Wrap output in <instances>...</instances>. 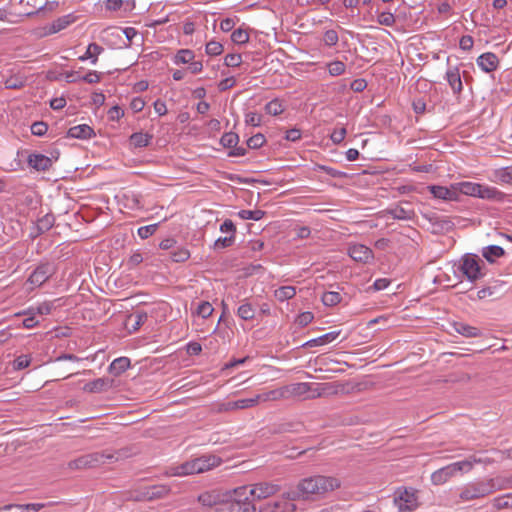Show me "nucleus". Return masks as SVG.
Segmentation results:
<instances>
[{
    "mask_svg": "<svg viewBox=\"0 0 512 512\" xmlns=\"http://www.w3.org/2000/svg\"><path fill=\"white\" fill-rule=\"evenodd\" d=\"M340 487L337 478L323 475L307 477L299 481L295 490L287 492L289 500L315 501Z\"/></svg>",
    "mask_w": 512,
    "mask_h": 512,
    "instance_id": "obj_1",
    "label": "nucleus"
},
{
    "mask_svg": "<svg viewBox=\"0 0 512 512\" xmlns=\"http://www.w3.org/2000/svg\"><path fill=\"white\" fill-rule=\"evenodd\" d=\"M126 457H128V453L125 449L116 451L105 450L101 452H93L81 455L78 458L70 461L68 463V467L70 469L95 468L107 462H116Z\"/></svg>",
    "mask_w": 512,
    "mask_h": 512,
    "instance_id": "obj_2",
    "label": "nucleus"
},
{
    "mask_svg": "<svg viewBox=\"0 0 512 512\" xmlns=\"http://www.w3.org/2000/svg\"><path fill=\"white\" fill-rule=\"evenodd\" d=\"M457 197L459 194L495 200L497 202H512V195L505 194L494 187L484 186L472 182H460L455 184Z\"/></svg>",
    "mask_w": 512,
    "mask_h": 512,
    "instance_id": "obj_3",
    "label": "nucleus"
},
{
    "mask_svg": "<svg viewBox=\"0 0 512 512\" xmlns=\"http://www.w3.org/2000/svg\"><path fill=\"white\" fill-rule=\"evenodd\" d=\"M472 469V462L463 460L451 463L442 467L431 474V482L433 485L439 486L445 484L449 479L454 477L458 472H468Z\"/></svg>",
    "mask_w": 512,
    "mask_h": 512,
    "instance_id": "obj_4",
    "label": "nucleus"
},
{
    "mask_svg": "<svg viewBox=\"0 0 512 512\" xmlns=\"http://www.w3.org/2000/svg\"><path fill=\"white\" fill-rule=\"evenodd\" d=\"M490 494L486 479L469 482L465 484L459 492V498L462 502H468L484 498Z\"/></svg>",
    "mask_w": 512,
    "mask_h": 512,
    "instance_id": "obj_5",
    "label": "nucleus"
},
{
    "mask_svg": "<svg viewBox=\"0 0 512 512\" xmlns=\"http://www.w3.org/2000/svg\"><path fill=\"white\" fill-rule=\"evenodd\" d=\"M57 271V268L52 262L40 263L30 274L27 283L31 285V289L42 286L47 282Z\"/></svg>",
    "mask_w": 512,
    "mask_h": 512,
    "instance_id": "obj_6",
    "label": "nucleus"
},
{
    "mask_svg": "<svg viewBox=\"0 0 512 512\" xmlns=\"http://www.w3.org/2000/svg\"><path fill=\"white\" fill-rule=\"evenodd\" d=\"M394 501L400 511H413L418 507L417 491L413 488L399 489Z\"/></svg>",
    "mask_w": 512,
    "mask_h": 512,
    "instance_id": "obj_7",
    "label": "nucleus"
},
{
    "mask_svg": "<svg viewBox=\"0 0 512 512\" xmlns=\"http://www.w3.org/2000/svg\"><path fill=\"white\" fill-rule=\"evenodd\" d=\"M247 487L248 500H250V497L257 500L265 499L280 491L279 485L268 482H260Z\"/></svg>",
    "mask_w": 512,
    "mask_h": 512,
    "instance_id": "obj_8",
    "label": "nucleus"
},
{
    "mask_svg": "<svg viewBox=\"0 0 512 512\" xmlns=\"http://www.w3.org/2000/svg\"><path fill=\"white\" fill-rule=\"evenodd\" d=\"M460 269L471 282H474L483 276L479 265V259L476 256L466 255L462 259Z\"/></svg>",
    "mask_w": 512,
    "mask_h": 512,
    "instance_id": "obj_9",
    "label": "nucleus"
},
{
    "mask_svg": "<svg viewBox=\"0 0 512 512\" xmlns=\"http://www.w3.org/2000/svg\"><path fill=\"white\" fill-rule=\"evenodd\" d=\"M292 501L287 499V493H285L282 499L267 502L260 506L258 512H294L296 506Z\"/></svg>",
    "mask_w": 512,
    "mask_h": 512,
    "instance_id": "obj_10",
    "label": "nucleus"
},
{
    "mask_svg": "<svg viewBox=\"0 0 512 512\" xmlns=\"http://www.w3.org/2000/svg\"><path fill=\"white\" fill-rule=\"evenodd\" d=\"M445 79L450 86L453 95L459 96L463 91V82L459 66H448Z\"/></svg>",
    "mask_w": 512,
    "mask_h": 512,
    "instance_id": "obj_11",
    "label": "nucleus"
},
{
    "mask_svg": "<svg viewBox=\"0 0 512 512\" xmlns=\"http://www.w3.org/2000/svg\"><path fill=\"white\" fill-rule=\"evenodd\" d=\"M57 157H48L40 153H32L28 156V165L37 171H47L51 168Z\"/></svg>",
    "mask_w": 512,
    "mask_h": 512,
    "instance_id": "obj_12",
    "label": "nucleus"
},
{
    "mask_svg": "<svg viewBox=\"0 0 512 512\" xmlns=\"http://www.w3.org/2000/svg\"><path fill=\"white\" fill-rule=\"evenodd\" d=\"M311 390L305 399H316L337 394L338 390L332 383H310Z\"/></svg>",
    "mask_w": 512,
    "mask_h": 512,
    "instance_id": "obj_13",
    "label": "nucleus"
},
{
    "mask_svg": "<svg viewBox=\"0 0 512 512\" xmlns=\"http://www.w3.org/2000/svg\"><path fill=\"white\" fill-rule=\"evenodd\" d=\"M252 408V401L250 398L239 399L235 401H228L218 403L214 407V411L217 413L229 412L234 410H242Z\"/></svg>",
    "mask_w": 512,
    "mask_h": 512,
    "instance_id": "obj_14",
    "label": "nucleus"
},
{
    "mask_svg": "<svg viewBox=\"0 0 512 512\" xmlns=\"http://www.w3.org/2000/svg\"><path fill=\"white\" fill-rule=\"evenodd\" d=\"M348 253L353 260L361 263H367L373 259V251L363 244L351 245Z\"/></svg>",
    "mask_w": 512,
    "mask_h": 512,
    "instance_id": "obj_15",
    "label": "nucleus"
},
{
    "mask_svg": "<svg viewBox=\"0 0 512 512\" xmlns=\"http://www.w3.org/2000/svg\"><path fill=\"white\" fill-rule=\"evenodd\" d=\"M194 462L196 465V472L203 473L208 470H211L217 466H219L222 462L221 458L215 455H202L200 457L194 458Z\"/></svg>",
    "mask_w": 512,
    "mask_h": 512,
    "instance_id": "obj_16",
    "label": "nucleus"
},
{
    "mask_svg": "<svg viewBox=\"0 0 512 512\" xmlns=\"http://www.w3.org/2000/svg\"><path fill=\"white\" fill-rule=\"evenodd\" d=\"M430 193L438 199L454 201L457 200V191L455 184L450 187L431 185L428 186Z\"/></svg>",
    "mask_w": 512,
    "mask_h": 512,
    "instance_id": "obj_17",
    "label": "nucleus"
},
{
    "mask_svg": "<svg viewBox=\"0 0 512 512\" xmlns=\"http://www.w3.org/2000/svg\"><path fill=\"white\" fill-rule=\"evenodd\" d=\"M193 474H197L194 459L179 465L171 466L165 472L166 476H187Z\"/></svg>",
    "mask_w": 512,
    "mask_h": 512,
    "instance_id": "obj_18",
    "label": "nucleus"
},
{
    "mask_svg": "<svg viewBox=\"0 0 512 512\" xmlns=\"http://www.w3.org/2000/svg\"><path fill=\"white\" fill-rule=\"evenodd\" d=\"M477 65L486 73L495 71L499 66V59L496 54L486 52L477 58Z\"/></svg>",
    "mask_w": 512,
    "mask_h": 512,
    "instance_id": "obj_19",
    "label": "nucleus"
},
{
    "mask_svg": "<svg viewBox=\"0 0 512 512\" xmlns=\"http://www.w3.org/2000/svg\"><path fill=\"white\" fill-rule=\"evenodd\" d=\"M113 383L114 381L110 378H97L86 383L83 386V390L89 393H101L111 389L113 387Z\"/></svg>",
    "mask_w": 512,
    "mask_h": 512,
    "instance_id": "obj_20",
    "label": "nucleus"
},
{
    "mask_svg": "<svg viewBox=\"0 0 512 512\" xmlns=\"http://www.w3.org/2000/svg\"><path fill=\"white\" fill-rule=\"evenodd\" d=\"M490 494L501 491L512 489V476H497L494 478L486 479Z\"/></svg>",
    "mask_w": 512,
    "mask_h": 512,
    "instance_id": "obj_21",
    "label": "nucleus"
},
{
    "mask_svg": "<svg viewBox=\"0 0 512 512\" xmlns=\"http://www.w3.org/2000/svg\"><path fill=\"white\" fill-rule=\"evenodd\" d=\"M388 214L391 215L393 219L397 220H411L415 216L414 210L409 207L408 203H405V205L400 204L389 209Z\"/></svg>",
    "mask_w": 512,
    "mask_h": 512,
    "instance_id": "obj_22",
    "label": "nucleus"
},
{
    "mask_svg": "<svg viewBox=\"0 0 512 512\" xmlns=\"http://www.w3.org/2000/svg\"><path fill=\"white\" fill-rule=\"evenodd\" d=\"M67 134L71 138L90 139L95 135V132L89 125L81 124L69 128Z\"/></svg>",
    "mask_w": 512,
    "mask_h": 512,
    "instance_id": "obj_23",
    "label": "nucleus"
},
{
    "mask_svg": "<svg viewBox=\"0 0 512 512\" xmlns=\"http://www.w3.org/2000/svg\"><path fill=\"white\" fill-rule=\"evenodd\" d=\"M287 397H306L311 390L310 383L299 382L286 385Z\"/></svg>",
    "mask_w": 512,
    "mask_h": 512,
    "instance_id": "obj_24",
    "label": "nucleus"
},
{
    "mask_svg": "<svg viewBox=\"0 0 512 512\" xmlns=\"http://www.w3.org/2000/svg\"><path fill=\"white\" fill-rule=\"evenodd\" d=\"M223 497V494L216 492H205L198 497V501L203 505L210 508L209 512L216 509Z\"/></svg>",
    "mask_w": 512,
    "mask_h": 512,
    "instance_id": "obj_25",
    "label": "nucleus"
},
{
    "mask_svg": "<svg viewBox=\"0 0 512 512\" xmlns=\"http://www.w3.org/2000/svg\"><path fill=\"white\" fill-rule=\"evenodd\" d=\"M146 489L148 491L149 501L163 499L171 492L170 486L166 484L146 486Z\"/></svg>",
    "mask_w": 512,
    "mask_h": 512,
    "instance_id": "obj_26",
    "label": "nucleus"
},
{
    "mask_svg": "<svg viewBox=\"0 0 512 512\" xmlns=\"http://www.w3.org/2000/svg\"><path fill=\"white\" fill-rule=\"evenodd\" d=\"M453 328L457 333L466 338H476L482 335L480 329L463 322H455Z\"/></svg>",
    "mask_w": 512,
    "mask_h": 512,
    "instance_id": "obj_27",
    "label": "nucleus"
},
{
    "mask_svg": "<svg viewBox=\"0 0 512 512\" xmlns=\"http://www.w3.org/2000/svg\"><path fill=\"white\" fill-rule=\"evenodd\" d=\"M131 366V361L128 357H119L112 361L108 370L114 376H119L124 373Z\"/></svg>",
    "mask_w": 512,
    "mask_h": 512,
    "instance_id": "obj_28",
    "label": "nucleus"
},
{
    "mask_svg": "<svg viewBox=\"0 0 512 512\" xmlns=\"http://www.w3.org/2000/svg\"><path fill=\"white\" fill-rule=\"evenodd\" d=\"M339 335H340V331H332V332L326 333L324 335H321L320 337L311 339V340L305 342L302 346L303 347L322 346V345H325V344H328V343L334 341Z\"/></svg>",
    "mask_w": 512,
    "mask_h": 512,
    "instance_id": "obj_29",
    "label": "nucleus"
},
{
    "mask_svg": "<svg viewBox=\"0 0 512 512\" xmlns=\"http://www.w3.org/2000/svg\"><path fill=\"white\" fill-rule=\"evenodd\" d=\"M44 507V504L32 503L26 505H6L0 508V512H37Z\"/></svg>",
    "mask_w": 512,
    "mask_h": 512,
    "instance_id": "obj_30",
    "label": "nucleus"
},
{
    "mask_svg": "<svg viewBox=\"0 0 512 512\" xmlns=\"http://www.w3.org/2000/svg\"><path fill=\"white\" fill-rule=\"evenodd\" d=\"M104 51V48L97 43H90L84 55L79 57L80 61L91 59L92 64H96L98 56Z\"/></svg>",
    "mask_w": 512,
    "mask_h": 512,
    "instance_id": "obj_31",
    "label": "nucleus"
},
{
    "mask_svg": "<svg viewBox=\"0 0 512 512\" xmlns=\"http://www.w3.org/2000/svg\"><path fill=\"white\" fill-rule=\"evenodd\" d=\"M75 20H76V17L72 14H68V15L59 17L51 24L50 33H57L65 28H67Z\"/></svg>",
    "mask_w": 512,
    "mask_h": 512,
    "instance_id": "obj_32",
    "label": "nucleus"
},
{
    "mask_svg": "<svg viewBox=\"0 0 512 512\" xmlns=\"http://www.w3.org/2000/svg\"><path fill=\"white\" fill-rule=\"evenodd\" d=\"M35 315L34 307H29L27 310H23L15 314V316H28L22 322L23 327L26 329L34 328L39 324V321L36 320Z\"/></svg>",
    "mask_w": 512,
    "mask_h": 512,
    "instance_id": "obj_33",
    "label": "nucleus"
},
{
    "mask_svg": "<svg viewBox=\"0 0 512 512\" xmlns=\"http://www.w3.org/2000/svg\"><path fill=\"white\" fill-rule=\"evenodd\" d=\"M152 138L149 133L136 132L130 136V142L135 148H142L148 146Z\"/></svg>",
    "mask_w": 512,
    "mask_h": 512,
    "instance_id": "obj_34",
    "label": "nucleus"
},
{
    "mask_svg": "<svg viewBox=\"0 0 512 512\" xmlns=\"http://www.w3.org/2000/svg\"><path fill=\"white\" fill-rule=\"evenodd\" d=\"M147 318L146 312L136 311L128 316L127 322L131 323L133 331H137L146 322Z\"/></svg>",
    "mask_w": 512,
    "mask_h": 512,
    "instance_id": "obj_35",
    "label": "nucleus"
},
{
    "mask_svg": "<svg viewBox=\"0 0 512 512\" xmlns=\"http://www.w3.org/2000/svg\"><path fill=\"white\" fill-rule=\"evenodd\" d=\"M195 59V53L190 49H180L177 51L173 58V62L176 65L189 64Z\"/></svg>",
    "mask_w": 512,
    "mask_h": 512,
    "instance_id": "obj_36",
    "label": "nucleus"
},
{
    "mask_svg": "<svg viewBox=\"0 0 512 512\" xmlns=\"http://www.w3.org/2000/svg\"><path fill=\"white\" fill-rule=\"evenodd\" d=\"M55 223V217L53 214H46L39 218L36 224L38 234H42L50 230Z\"/></svg>",
    "mask_w": 512,
    "mask_h": 512,
    "instance_id": "obj_37",
    "label": "nucleus"
},
{
    "mask_svg": "<svg viewBox=\"0 0 512 512\" xmlns=\"http://www.w3.org/2000/svg\"><path fill=\"white\" fill-rule=\"evenodd\" d=\"M482 255L488 262H494L496 258L504 255V250L498 245H490L483 249Z\"/></svg>",
    "mask_w": 512,
    "mask_h": 512,
    "instance_id": "obj_38",
    "label": "nucleus"
},
{
    "mask_svg": "<svg viewBox=\"0 0 512 512\" xmlns=\"http://www.w3.org/2000/svg\"><path fill=\"white\" fill-rule=\"evenodd\" d=\"M295 295L296 288L293 286H282L274 292L275 298L281 302L292 299Z\"/></svg>",
    "mask_w": 512,
    "mask_h": 512,
    "instance_id": "obj_39",
    "label": "nucleus"
},
{
    "mask_svg": "<svg viewBox=\"0 0 512 512\" xmlns=\"http://www.w3.org/2000/svg\"><path fill=\"white\" fill-rule=\"evenodd\" d=\"M377 22L379 25L392 27L396 23V17L390 10L378 12Z\"/></svg>",
    "mask_w": 512,
    "mask_h": 512,
    "instance_id": "obj_40",
    "label": "nucleus"
},
{
    "mask_svg": "<svg viewBox=\"0 0 512 512\" xmlns=\"http://www.w3.org/2000/svg\"><path fill=\"white\" fill-rule=\"evenodd\" d=\"M492 503L497 510L512 508V493L496 497Z\"/></svg>",
    "mask_w": 512,
    "mask_h": 512,
    "instance_id": "obj_41",
    "label": "nucleus"
},
{
    "mask_svg": "<svg viewBox=\"0 0 512 512\" xmlns=\"http://www.w3.org/2000/svg\"><path fill=\"white\" fill-rule=\"evenodd\" d=\"M237 315L243 320H251L255 316V308L252 304L244 302L238 307Z\"/></svg>",
    "mask_w": 512,
    "mask_h": 512,
    "instance_id": "obj_42",
    "label": "nucleus"
},
{
    "mask_svg": "<svg viewBox=\"0 0 512 512\" xmlns=\"http://www.w3.org/2000/svg\"><path fill=\"white\" fill-rule=\"evenodd\" d=\"M265 110H266L267 114L272 115V116H277V115H280L281 113H283L284 105H283L282 101L275 98L265 105Z\"/></svg>",
    "mask_w": 512,
    "mask_h": 512,
    "instance_id": "obj_43",
    "label": "nucleus"
},
{
    "mask_svg": "<svg viewBox=\"0 0 512 512\" xmlns=\"http://www.w3.org/2000/svg\"><path fill=\"white\" fill-rule=\"evenodd\" d=\"M342 300V296L337 291H328L322 295V302L325 306H335Z\"/></svg>",
    "mask_w": 512,
    "mask_h": 512,
    "instance_id": "obj_44",
    "label": "nucleus"
},
{
    "mask_svg": "<svg viewBox=\"0 0 512 512\" xmlns=\"http://www.w3.org/2000/svg\"><path fill=\"white\" fill-rule=\"evenodd\" d=\"M265 215V212L260 210V209H256V210H240L238 212V216L243 219V220H255V221H258V220H261Z\"/></svg>",
    "mask_w": 512,
    "mask_h": 512,
    "instance_id": "obj_45",
    "label": "nucleus"
},
{
    "mask_svg": "<svg viewBox=\"0 0 512 512\" xmlns=\"http://www.w3.org/2000/svg\"><path fill=\"white\" fill-rule=\"evenodd\" d=\"M328 72L331 76L336 77L344 74L346 65L339 60L332 61L327 64Z\"/></svg>",
    "mask_w": 512,
    "mask_h": 512,
    "instance_id": "obj_46",
    "label": "nucleus"
},
{
    "mask_svg": "<svg viewBox=\"0 0 512 512\" xmlns=\"http://www.w3.org/2000/svg\"><path fill=\"white\" fill-rule=\"evenodd\" d=\"M238 142L239 136L234 132L225 133L220 139V143L226 148H233L237 146Z\"/></svg>",
    "mask_w": 512,
    "mask_h": 512,
    "instance_id": "obj_47",
    "label": "nucleus"
},
{
    "mask_svg": "<svg viewBox=\"0 0 512 512\" xmlns=\"http://www.w3.org/2000/svg\"><path fill=\"white\" fill-rule=\"evenodd\" d=\"M128 498L133 501H149L146 486L131 491Z\"/></svg>",
    "mask_w": 512,
    "mask_h": 512,
    "instance_id": "obj_48",
    "label": "nucleus"
},
{
    "mask_svg": "<svg viewBox=\"0 0 512 512\" xmlns=\"http://www.w3.org/2000/svg\"><path fill=\"white\" fill-rule=\"evenodd\" d=\"M190 257V252L186 248H178L177 250L171 253V259L174 262L181 263L188 260Z\"/></svg>",
    "mask_w": 512,
    "mask_h": 512,
    "instance_id": "obj_49",
    "label": "nucleus"
},
{
    "mask_svg": "<svg viewBox=\"0 0 512 512\" xmlns=\"http://www.w3.org/2000/svg\"><path fill=\"white\" fill-rule=\"evenodd\" d=\"M213 311H214L213 306L211 305V303H209L207 301L201 302L197 307V315L204 319L211 316Z\"/></svg>",
    "mask_w": 512,
    "mask_h": 512,
    "instance_id": "obj_50",
    "label": "nucleus"
},
{
    "mask_svg": "<svg viewBox=\"0 0 512 512\" xmlns=\"http://www.w3.org/2000/svg\"><path fill=\"white\" fill-rule=\"evenodd\" d=\"M323 41L326 46H329V47L335 46L339 41L337 31L334 29L325 31L324 35H323Z\"/></svg>",
    "mask_w": 512,
    "mask_h": 512,
    "instance_id": "obj_51",
    "label": "nucleus"
},
{
    "mask_svg": "<svg viewBox=\"0 0 512 512\" xmlns=\"http://www.w3.org/2000/svg\"><path fill=\"white\" fill-rule=\"evenodd\" d=\"M231 40L236 44H244L249 40V34L243 29H236L232 32Z\"/></svg>",
    "mask_w": 512,
    "mask_h": 512,
    "instance_id": "obj_52",
    "label": "nucleus"
},
{
    "mask_svg": "<svg viewBox=\"0 0 512 512\" xmlns=\"http://www.w3.org/2000/svg\"><path fill=\"white\" fill-rule=\"evenodd\" d=\"M205 51L210 56H217L223 52V45L217 41H209L206 44Z\"/></svg>",
    "mask_w": 512,
    "mask_h": 512,
    "instance_id": "obj_53",
    "label": "nucleus"
},
{
    "mask_svg": "<svg viewBox=\"0 0 512 512\" xmlns=\"http://www.w3.org/2000/svg\"><path fill=\"white\" fill-rule=\"evenodd\" d=\"M265 142H266V139H265L264 135L261 133H258L256 135L251 136L247 140V146L251 149H257V148L262 147Z\"/></svg>",
    "mask_w": 512,
    "mask_h": 512,
    "instance_id": "obj_54",
    "label": "nucleus"
},
{
    "mask_svg": "<svg viewBox=\"0 0 512 512\" xmlns=\"http://www.w3.org/2000/svg\"><path fill=\"white\" fill-rule=\"evenodd\" d=\"M157 228H158V224L142 226V227L138 228L137 233L141 239H147L157 231Z\"/></svg>",
    "mask_w": 512,
    "mask_h": 512,
    "instance_id": "obj_55",
    "label": "nucleus"
},
{
    "mask_svg": "<svg viewBox=\"0 0 512 512\" xmlns=\"http://www.w3.org/2000/svg\"><path fill=\"white\" fill-rule=\"evenodd\" d=\"M31 363V356L30 355H20L18 356L14 362L13 367L16 370H22L24 368H27Z\"/></svg>",
    "mask_w": 512,
    "mask_h": 512,
    "instance_id": "obj_56",
    "label": "nucleus"
},
{
    "mask_svg": "<svg viewBox=\"0 0 512 512\" xmlns=\"http://www.w3.org/2000/svg\"><path fill=\"white\" fill-rule=\"evenodd\" d=\"M314 319V315L310 311L302 312L295 320L296 324L300 327H305L310 324Z\"/></svg>",
    "mask_w": 512,
    "mask_h": 512,
    "instance_id": "obj_57",
    "label": "nucleus"
},
{
    "mask_svg": "<svg viewBox=\"0 0 512 512\" xmlns=\"http://www.w3.org/2000/svg\"><path fill=\"white\" fill-rule=\"evenodd\" d=\"M34 308H35V314L48 315L51 313L52 309L54 308V302L45 301V302L40 303L37 307H34Z\"/></svg>",
    "mask_w": 512,
    "mask_h": 512,
    "instance_id": "obj_58",
    "label": "nucleus"
},
{
    "mask_svg": "<svg viewBox=\"0 0 512 512\" xmlns=\"http://www.w3.org/2000/svg\"><path fill=\"white\" fill-rule=\"evenodd\" d=\"M346 133L347 131L344 127L334 129L330 135V139L334 144H340L345 139Z\"/></svg>",
    "mask_w": 512,
    "mask_h": 512,
    "instance_id": "obj_59",
    "label": "nucleus"
},
{
    "mask_svg": "<svg viewBox=\"0 0 512 512\" xmlns=\"http://www.w3.org/2000/svg\"><path fill=\"white\" fill-rule=\"evenodd\" d=\"M242 63L240 54H228L224 59V64L227 67H238Z\"/></svg>",
    "mask_w": 512,
    "mask_h": 512,
    "instance_id": "obj_60",
    "label": "nucleus"
},
{
    "mask_svg": "<svg viewBox=\"0 0 512 512\" xmlns=\"http://www.w3.org/2000/svg\"><path fill=\"white\" fill-rule=\"evenodd\" d=\"M270 398H271V401L288 399L286 386L270 390Z\"/></svg>",
    "mask_w": 512,
    "mask_h": 512,
    "instance_id": "obj_61",
    "label": "nucleus"
},
{
    "mask_svg": "<svg viewBox=\"0 0 512 512\" xmlns=\"http://www.w3.org/2000/svg\"><path fill=\"white\" fill-rule=\"evenodd\" d=\"M48 130V125L45 122H35L31 126V132L36 136H43Z\"/></svg>",
    "mask_w": 512,
    "mask_h": 512,
    "instance_id": "obj_62",
    "label": "nucleus"
},
{
    "mask_svg": "<svg viewBox=\"0 0 512 512\" xmlns=\"http://www.w3.org/2000/svg\"><path fill=\"white\" fill-rule=\"evenodd\" d=\"M234 240H235V235H230L227 237H220L215 241L214 247L217 249L229 247L233 244Z\"/></svg>",
    "mask_w": 512,
    "mask_h": 512,
    "instance_id": "obj_63",
    "label": "nucleus"
},
{
    "mask_svg": "<svg viewBox=\"0 0 512 512\" xmlns=\"http://www.w3.org/2000/svg\"><path fill=\"white\" fill-rule=\"evenodd\" d=\"M7 89H20L24 86V82L16 77H9L4 82Z\"/></svg>",
    "mask_w": 512,
    "mask_h": 512,
    "instance_id": "obj_64",
    "label": "nucleus"
}]
</instances>
